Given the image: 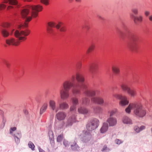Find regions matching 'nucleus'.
Instances as JSON below:
<instances>
[{"label": "nucleus", "instance_id": "obj_25", "mask_svg": "<svg viewBox=\"0 0 152 152\" xmlns=\"http://www.w3.org/2000/svg\"><path fill=\"white\" fill-rule=\"evenodd\" d=\"M145 128V127L144 126H140V128H139L137 126H135L134 127V130L137 132L139 133L140 131L144 129Z\"/></svg>", "mask_w": 152, "mask_h": 152}, {"label": "nucleus", "instance_id": "obj_29", "mask_svg": "<svg viewBox=\"0 0 152 152\" xmlns=\"http://www.w3.org/2000/svg\"><path fill=\"white\" fill-rule=\"evenodd\" d=\"M102 111V109L99 107H96L94 108V111L96 113H100Z\"/></svg>", "mask_w": 152, "mask_h": 152}, {"label": "nucleus", "instance_id": "obj_49", "mask_svg": "<svg viewBox=\"0 0 152 152\" xmlns=\"http://www.w3.org/2000/svg\"><path fill=\"white\" fill-rule=\"evenodd\" d=\"M149 14V12L148 11H146L145 12V14L146 16L148 15Z\"/></svg>", "mask_w": 152, "mask_h": 152}, {"label": "nucleus", "instance_id": "obj_23", "mask_svg": "<svg viewBox=\"0 0 152 152\" xmlns=\"http://www.w3.org/2000/svg\"><path fill=\"white\" fill-rule=\"evenodd\" d=\"M123 122L125 124H132V120L128 117L125 116L123 117Z\"/></svg>", "mask_w": 152, "mask_h": 152}, {"label": "nucleus", "instance_id": "obj_55", "mask_svg": "<svg viewBox=\"0 0 152 152\" xmlns=\"http://www.w3.org/2000/svg\"><path fill=\"white\" fill-rule=\"evenodd\" d=\"M4 124L1 125V129H3L4 126Z\"/></svg>", "mask_w": 152, "mask_h": 152}, {"label": "nucleus", "instance_id": "obj_18", "mask_svg": "<svg viewBox=\"0 0 152 152\" xmlns=\"http://www.w3.org/2000/svg\"><path fill=\"white\" fill-rule=\"evenodd\" d=\"M110 126H113L115 125L117 123L116 120L115 118L110 117L107 120Z\"/></svg>", "mask_w": 152, "mask_h": 152}, {"label": "nucleus", "instance_id": "obj_22", "mask_svg": "<svg viewBox=\"0 0 152 152\" xmlns=\"http://www.w3.org/2000/svg\"><path fill=\"white\" fill-rule=\"evenodd\" d=\"M48 134L50 143L52 144H53L54 138L53 132L52 130H50L48 132Z\"/></svg>", "mask_w": 152, "mask_h": 152}, {"label": "nucleus", "instance_id": "obj_37", "mask_svg": "<svg viewBox=\"0 0 152 152\" xmlns=\"http://www.w3.org/2000/svg\"><path fill=\"white\" fill-rule=\"evenodd\" d=\"M63 144L66 147H68L69 145L68 142L65 140H64L63 141Z\"/></svg>", "mask_w": 152, "mask_h": 152}, {"label": "nucleus", "instance_id": "obj_50", "mask_svg": "<svg viewBox=\"0 0 152 152\" xmlns=\"http://www.w3.org/2000/svg\"><path fill=\"white\" fill-rule=\"evenodd\" d=\"M78 64H77V66L78 67V68H80V67L81 66V63L80 62H79L78 63Z\"/></svg>", "mask_w": 152, "mask_h": 152}, {"label": "nucleus", "instance_id": "obj_40", "mask_svg": "<svg viewBox=\"0 0 152 152\" xmlns=\"http://www.w3.org/2000/svg\"><path fill=\"white\" fill-rule=\"evenodd\" d=\"M115 142L117 144L120 145L123 142V141L121 140L118 139H116L115 140Z\"/></svg>", "mask_w": 152, "mask_h": 152}, {"label": "nucleus", "instance_id": "obj_28", "mask_svg": "<svg viewBox=\"0 0 152 152\" xmlns=\"http://www.w3.org/2000/svg\"><path fill=\"white\" fill-rule=\"evenodd\" d=\"M1 32L3 36L4 37H7L9 35V33L5 30L1 28Z\"/></svg>", "mask_w": 152, "mask_h": 152}, {"label": "nucleus", "instance_id": "obj_47", "mask_svg": "<svg viewBox=\"0 0 152 152\" xmlns=\"http://www.w3.org/2000/svg\"><path fill=\"white\" fill-rule=\"evenodd\" d=\"M43 9L42 7L39 4V12L42 11Z\"/></svg>", "mask_w": 152, "mask_h": 152}, {"label": "nucleus", "instance_id": "obj_13", "mask_svg": "<svg viewBox=\"0 0 152 152\" xmlns=\"http://www.w3.org/2000/svg\"><path fill=\"white\" fill-rule=\"evenodd\" d=\"M91 138V135L88 132L83 133L81 138V140L84 142H87L90 140Z\"/></svg>", "mask_w": 152, "mask_h": 152}, {"label": "nucleus", "instance_id": "obj_35", "mask_svg": "<svg viewBox=\"0 0 152 152\" xmlns=\"http://www.w3.org/2000/svg\"><path fill=\"white\" fill-rule=\"evenodd\" d=\"M110 150V149L109 148L107 147L106 145H104L102 150L103 151L107 152Z\"/></svg>", "mask_w": 152, "mask_h": 152}, {"label": "nucleus", "instance_id": "obj_24", "mask_svg": "<svg viewBox=\"0 0 152 152\" xmlns=\"http://www.w3.org/2000/svg\"><path fill=\"white\" fill-rule=\"evenodd\" d=\"M9 4L12 6H15L17 7H19V5L17 0H9Z\"/></svg>", "mask_w": 152, "mask_h": 152}, {"label": "nucleus", "instance_id": "obj_3", "mask_svg": "<svg viewBox=\"0 0 152 152\" xmlns=\"http://www.w3.org/2000/svg\"><path fill=\"white\" fill-rule=\"evenodd\" d=\"M131 110H133L134 114L137 116L142 117L146 114L145 110L142 107L141 104L139 102L130 104L125 109L126 113H130Z\"/></svg>", "mask_w": 152, "mask_h": 152}, {"label": "nucleus", "instance_id": "obj_9", "mask_svg": "<svg viewBox=\"0 0 152 152\" xmlns=\"http://www.w3.org/2000/svg\"><path fill=\"white\" fill-rule=\"evenodd\" d=\"M72 105L70 109V111L72 113H75L76 112V106L78 104L79 102L77 99L75 97H72L71 98Z\"/></svg>", "mask_w": 152, "mask_h": 152}, {"label": "nucleus", "instance_id": "obj_20", "mask_svg": "<svg viewBox=\"0 0 152 152\" xmlns=\"http://www.w3.org/2000/svg\"><path fill=\"white\" fill-rule=\"evenodd\" d=\"M48 107V104L46 103H45L43 104L40 110V114L42 115L44 113Z\"/></svg>", "mask_w": 152, "mask_h": 152}, {"label": "nucleus", "instance_id": "obj_43", "mask_svg": "<svg viewBox=\"0 0 152 152\" xmlns=\"http://www.w3.org/2000/svg\"><path fill=\"white\" fill-rule=\"evenodd\" d=\"M16 129V128L15 127H13L11 128L10 130V133L11 134L13 132L15 131Z\"/></svg>", "mask_w": 152, "mask_h": 152}, {"label": "nucleus", "instance_id": "obj_45", "mask_svg": "<svg viewBox=\"0 0 152 152\" xmlns=\"http://www.w3.org/2000/svg\"><path fill=\"white\" fill-rule=\"evenodd\" d=\"M0 5L1 6V10L3 9H4L6 7V5L4 4H0Z\"/></svg>", "mask_w": 152, "mask_h": 152}, {"label": "nucleus", "instance_id": "obj_46", "mask_svg": "<svg viewBox=\"0 0 152 152\" xmlns=\"http://www.w3.org/2000/svg\"><path fill=\"white\" fill-rule=\"evenodd\" d=\"M14 8V7L12 5H9L7 7V10H10L11 9H13Z\"/></svg>", "mask_w": 152, "mask_h": 152}, {"label": "nucleus", "instance_id": "obj_2", "mask_svg": "<svg viewBox=\"0 0 152 152\" xmlns=\"http://www.w3.org/2000/svg\"><path fill=\"white\" fill-rule=\"evenodd\" d=\"M30 32L29 30H16L14 32V35L18 39L12 37L10 38L5 40V42L8 46L13 45L17 46L19 45L21 41H24L26 39V36H28Z\"/></svg>", "mask_w": 152, "mask_h": 152}, {"label": "nucleus", "instance_id": "obj_4", "mask_svg": "<svg viewBox=\"0 0 152 152\" xmlns=\"http://www.w3.org/2000/svg\"><path fill=\"white\" fill-rule=\"evenodd\" d=\"M56 27L57 29H60L61 31H65V28L61 23H59L58 24H56L54 22H50L48 23L47 26V32L50 34L55 35L56 34V32L54 30V28Z\"/></svg>", "mask_w": 152, "mask_h": 152}, {"label": "nucleus", "instance_id": "obj_58", "mask_svg": "<svg viewBox=\"0 0 152 152\" xmlns=\"http://www.w3.org/2000/svg\"><path fill=\"white\" fill-rule=\"evenodd\" d=\"M4 46H5V47H7V45H4Z\"/></svg>", "mask_w": 152, "mask_h": 152}, {"label": "nucleus", "instance_id": "obj_16", "mask_svg": "<svg viewBox=\"0 0 152 152\" xmlns=\"http://www.w3.org/2000/svg\"><path fill=\"white\" fill-rule=\"evenodd\" d=\"M49 105L53 110H55L56 112H57L58 110V107H56V102L53 100H50L49 101Z\"/></svg>", "mask_w": 152, "mask_h": 152}, {"label": "nucleus", "instance_id": "obj_27", "mask_svg": "<svg viewBox=\"0 0 152 152\" xmlns=\"http://www.w3.org/2000/svg\"><path fill=\"white\" fill-rule=\"evenodd\" d=\"M71 147L72 149L74 150H77L79 148V147L75 142L71 145Z\"/></svg>", "mask_w": 152, "mask_h": 152}, {"label": "nucleus", "instance_id": "obj_17", "mask_svg": "<svg viewBox=\"0 0 152 152\" xmlns=\"http://www.w3.org/2000/svg\"><path fill=\"white\" fill-rule=\"evenodd\" d=\"M78 112L80 113L85 114L88 113V111L86 108L81 106L78 108Z\"/></svg>", "mask_w": 152, "mask_h": 152}, {"label": "nucleus", "instance_id": "obj_33", "mask_svg": "<svg viewBox=\"0 0 152 152\" xmlns=\"http://www.w3.org/2000/svg\"><path fill=\"white\" fill-rule=\"evenodd\" d=\"M113 71L116 74H118L119 72V70L118 68L114 66L112 68Z\"/></svg>", "mask_w": 152, "mask_h": 152}, {"label": "nucleus", "instance_id": "obj_14", "mask_svg": "<svg viewBox=\"0 0 152 152\" xmlns=\"http://www.w3.org/2000/svg\"><path fill=\"white\" fill-rule=\"evenodd\" d=\"M28 8L31 9V16L33 18H35L37 16L38 11V7L37 6H29Z\"/></svg>", "mask_w": 152, "mask_h": 152}, {"label": "nucleus", "instance_id": "obj_42", "mask_svg": "<svg viewBox=\"0 0 152 152\" xmlns=\"http://www.w3.org/2000/svg\"><path fill=\"white\" fill-rule=\"evenodd\" d=\"M1 26L3 27L7 28L9 26V24L7 23H4L1 25Z\"/></svg>", "mask_w": 152, "mask_h": 152}, {"label": "nucleus", "instance_id": "obj_7", "mask_svg": "<svg viewBox=\"0 0 152 152\" xmlns=\"http://www.w3.org/2000/svg\"><path fill=\"white\" fill-rule=\"evenodd\" d=\"M99 125V121L96 118H92L86 125V128L89 131H91L96 129Z\"/></svg>", "mask_w": 152, "mask_h": 152}, {"label": "nucleus", "instance_id": "obj_44", "mask_svg": "<svg viewBox=\"0 0 152 152\" xmlns=\"http://www.w3.org/2000/svg\"><path fill=\"white\" fill-rule=\"evenodd\" d=\"M4 64L7 68H9L10 66V63L7 61H5L4 63Z\"/></svg>", "mask_w": 152, "mask_h": 152}, {"label": "nucleus", "instance_id": "obj_41", "mask_svg": "<svg viewBox=\"0 0 152 152\" xmlns=\"http://www.w3.org/2000/svg\"><path fill=\"white\" fill-rule=\"evenodd\" d=\"M14 135H15L16 136L19 137V138H21V134L20 132L18 131Z\"/></svg>", "mask_w": 152, "mask_h": 152}, {"label": "nucleus", "instance_id": "obj_6", "mask_svg": "<svg viewBox=\"0 0 152 152\" xmlns=\"http://www.w3.org/2000/svg\"><path fill=\"white\" fill-rule=\"evenodd\" d=\"M29 12V10L27 9H25L22 10L21 12V15L22 17L23 18H25L24 24L20 25L19 28H26L28 26V22L31 20V17H27V16Z\"/></svg>", "mask_w": 152, "mask_h": 152}, {"label": "nucleus", "instance_id": "obj_59", "mask_svg": "<svg viewBox=\"0 0 152 152\" xmlns=\"http://www.w3.org/2000/svg\"><path fill=\"white\" fill-rule=\"evenodd\" d=\"M14 30V29H13V31H12V32Z\"/></svg>", "mask_w": 152, "mask_h": 152}, {"label": "nucleus", "instance_id": "obj_31", "mask_svg": "<svg viewBox=\"0 0 152 152\" xmlns=\"http://www.w3.org/2000/svg\"><path fill=\"white\" fill-rule=\"evenodd\" d=\"M64 138L63 134H60L58 135L57 138V141L58 142H61L63 140Z\"/></svg>", "mask_w": 152, "mask_h": 152}, {"label": "nucleus", "instance_id": "obj_53", "mask_svg": "<svg viewBox=\"0 0 152 152\" xmlns=\"http://www.w3.org/2000/svg\"><path fill=\"white\" fill-rule=\"evenodd\" d=\"M123 26L124 29L125 31H127L128 30L126 26H125V25H123Z\"/></svg>", "mask_w": 152, "mask_h": 152}, {"label": "nucleus", "instance_id": "obj_34", "mask_svg": "<svg viewBox=\"0 0 152 152\" xmlns=\"http://www.w3.org/2000/svg\"><path fill=\"white\" fill-rule=\"evenodd\" d=\"M95 48V46L94 45H91L88 49L87 51V53H89L91 51L93 50Z\"/></svg>", "mask_w": 152, "mask_h": 152}, {"label": "nucleus", "instance_id": "obj_51", "mask_svg": "<svg viewBox=\"0 0 152 152\" xmlns=\"http://www.w3.org/2000/svg\"><path fill=\"white\" fill-rule=\"evenodd\" d=\"M4 3L7 4L9 3V0H4Z\"/></svg>", "mask_w": 152, "mask_h": 152}, {"label": "nucleus", "instance_id": "obj_30", "mask_svg": "<svg viewBox=\"0 0 152 152\" xmlns=\"http://www.w3.org/2000/svg\"><path fill=\"white\" fill-rule=\"evenodd\" d=\"M132 12L134 15H137L138 13V9L137 8H133L132 9Z\"/></svg>", "mask_w": 152, "mask_h": 152}, {"label": "nucleus", "instance_id": "obj_19", "mask_svg": "<svg viewBox=\"0 0 152 152\" xmlns=\"http://www.w3.org/2000/svg\"><path fill=\"white\" fill-rule=\"evenodd\" d=\"M108 128V125L107 123H104L100 129V132L102 133H104L106 132Z\"/></svg>", "mask_w": 152, "mask_h": 152}, {"label": "nucleus", "instance_id": "obj_8", "mask_svg": "<svg viewBox=\"0 0 152 152\" xmlns=\"http://www.w3.org/2000/svg\"><path fill=\"white\" fill-rule=\"evenodd\" d=\"M121 87L124 91H127L128 94L132 97H134L136 94L135 91L129 88L127 83H123L121 85Z\"/></svg>", "mask_w": 152, "mask_h": 152}, {"label": "nucleus", "instance_id": "obj_5", "mask_svg": "<svg viewBox=\"0 0 152 152\" xmlns=\"http://www.w3.org/2000/svg\"><path fill=\"white\" fill-rule=\"evenodd\" d=\"M129 38L130 42L129 44V46L133 50H136L138 48V47L136 44V42L139 39L138 36L136 34L130 33Z\"/></svg>", "mask_w": 152, "mask_h": 152}, {"label": "nucleus", "instance_id": "obj_32", "mask_svg": "<svg viewBox=\"0 0 152 152\" xmlns=\"http://www.w3.org/2000/svg\"><path fill=\"white\" fill-rule=\"evenodd\" d=\"M28 147L31 148L32 150H34L35 146L34 144L31 142H29L28 143Z\"/></svg>", "mask_w": 152, "mask_h": 152}, {"label": "nucleus", "instance_id": "obj_54", "mask_svg": "<svg viewBox=\"0 0 152 152\" xmlns=\"http://www.w3.org/2000/svg\"><path fill=\"white\" fill-rule=\"evenodd\" d=\"M149 19L152 22V15H150L149 17Z\"/></svg>", "mask_w": 152, "mask_h": 152}, {"label": "nucleus", "instance_id": "obj_52", "mask_svg": "<svg viewBox=\"0 0 152 152\" xmlns=\"http://www.w3.org/2000/svg\"><path fill=\"white\" fill-rule=\"evenodd\" d=\"M39 152H45V151L43 149L39 147Z\"/></svg>", "mask_w": 152, "mask_h": 152}, {"label": "nucleus", "instance_id": "obj_10", "mask_svg": "<svg viewBox=\"0 0 152 152\" xmlns=\"http://www.w3.org/2000/svg\"><path fill=\"white\" fill-rule=\"evenodd\" d=\"M76 121V116L75 114L73 115L72 116H70L68 119L66 124L64 123V122H63L62 128L71 126L73 123L75 122Z\"/></svg>", "mask_w": 152, "mask_h": 152}, {"label": "nucleus", "instance_id": "obj_48", "mask_svg": "<svg viewBox=\"0 0 152 152\" xmlns=\"http://www.w3.org/2000/svg\"><path fill=\"white\" fill-rule=\"evenodd\" d=\"M118 33V34L121 36V37H122L123 35H124V33L121 31H119Z\"/></svg>", "mask_w": 152, "mask_h": 152}, {"label": "nucleus", "instance_id": "obj_11", "mask_svg": "<svg viewBox=\"0 0 152 152\" xmlns=\"http://www.w3.org/2000/svg\"><path fill=\"white\" fill-rule=\"evenodd\" d=\"M115 97L120 100L119 104L121 106H125L127 104L129 103V101L125 96H122L121 95L117 94L115 95Z\"/></svg>", "mask_w": 152, "mask_h": 152}, {"label": "nucleus", "instance_id": "obj_15", "mask_svg": "<svg viewBox=\"0 0 152 152\" xmlns=\"http://www.w3.org/2000/svg\"><path fill=\"white\" fill-rule=\"evenodd\" d=\"M57 119L61 121L64 120L66 116V115L63 112H60L58 113L56 115Z\"/></svg>", "mask_w": 152, "mask_h": 152}, {"label": "nucleus", "instance_id": "obj_21", "mask_svg": "<svg viewBox=\"0 0 152 152\" xmlns=\"http://www.w3.org/2000/svg\"><path fill=\"white\" fill-rule=\"evenodd\" d=\"M96 65L94 64H93L90 67L89 71L93 75L96 73Z\"/></svg>", "mask_w": 152, "mask_h": 152}, {"label": "nucleus", "instance_id": "obj_36", "mask_svg": "<svg viewBox=\"0 0 152 152\" xmlns=\"http://www.w3.org/2000/svg\"><path fill=\"white\" fill-rule=\"evenodd\" d=\"M41 3L46 5H47L49 4V0H40Z\"/></svg>", "mask_w": 152, "mask_h": 152}, {"label": "nucleus", "instance_id": "obj_38", "mask_svg": "<svg viewBox=\"0 0 152 152\" xmlns=\"http://www.w3.org/2000/svg\"><path fill=\"white\" fill-rule=\"evenodd\" d=\"M14 136L16 142L17 143H19L20 142V138L16 136L15 135H14Z\"/></svg>", "mask_w": 152, "mask_h": 152}, {"label": "nucleus", "instance_id": "obj_1", "mask_svg": "<svg viewBox=\"0 0 152 152\" xmlns=\"http://www.w3.org/2000/svg\"><path fill=\"white\" fill-rule=\"evenodd\" d=\"M72 90L74 96L80 94V90L83 92L86 96L82 100V104L87 105L90 102L88 97H92L91 101L95 103L102 104L104 101L100 97H94L95 92L94 91H90L87 88V83L85 81L82 74L77 73L76 76L73 75L69 80L65 81L63 84V86L60 90L61 98L65 99L68 98L69 96V90Z\"/></svg>", "mask_w": 152, "mask_h": 152}, {"label": "nucleus", "instance_id": "obj_39", "mask_svg": "<svg viewBox=\"0 0 152 152\" xmlns=\"http://www.w3.org/2000/svg\"><path fill=\"white\" fill-rule=\"evenodd\" d=\"M117 112V110L115 109H113L110 113V116H111L113 115Z\"/></svg>", "mask_w": 152, "mask_h": 152}, {"label": "nucleus", "instance_id": "obj_12", "mask_svg": "<svg viewBox=\"0 0 152 152\" xmlns=\"http://www.w3.org/2000/svg\"><path fill=\"white\" fill-rule=\"evenodd\" d=\"M130 15L131 18L134 20V23L136 25H139L142 21L143 17L141 15L136 16L132 13H131Z\"/></svg>", "mask_w": 152, "mask_h": 152}, {"label": "nucleus", "instance_id": "obj_26", "mask_svg": "<svg viewBox=\"0 0 152 152\" xmlns=\"http://www.w3.org/2000/svg\"><path fill=\"white\" fill-rule=\"evenodd\" d=\"M60 107L61 109H65L69 108L68 104L65 102H64L59 104Z\"/></svg>", "mask_w": 152, "mask_h": 152}, {"label": "nucleus", "instance_id": "obj_56", "mask_svg": "<svg viewBox=\"0 0 152 152\" xmlns=\"http://www.w3.org/2000/svg\"><path fill=\"white\" fill-rule=\"evenodd\" d=\"M98 18L99 19H103V18L102 17H101V16H98Z\"/></svg>", "mask_w": 152, "mask_h": 152}, {"label": "nucleus", "instance_id": "obj_57", "mask_svg": "<svg viewBox=\"0 0 152 152\" xmlns=\"http://www.w3.org/2000/svg\"><path fill=\"white\" fill-rule=\"evenodd\" d=\"M75 1L77 2H81V0H75Z\"/></svg>", "mask_w": 152, "mask_h": 152}]
</instances>
